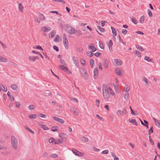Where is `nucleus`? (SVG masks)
<instances>
[{"instance_id": "1", "label": "nucleus", "mask_w": 160, "mask_h": 160, "mask_svg": "<svg viewBox=\"0 0 160 160\" xmlns=\"http://www.w3.org/2000/svg\"><path fill=\"white\" fill-rule=\"evenodd\" d=\"M65 31L70 35L74 34L75 33V29L72 27L68 24L64 26Z\"/></svg>"}, {"instance_id": "2", "label": "nucleus", "mask_w": 160, "mask_h": 160, "mask_svg": "<svg viewBox=\"0 0 160 160\" xmlns=\"http://www.w3.org/2000/svg\"><path fill=\"white\" fill-rule=\"evenodd\" d=\"M11 142L12 148L14 150L18 149V144L17 139L14 136H12L11 137Z\"/></svg>"}, {"instance_id": "3", "label": "nucleus", "mask_w": 160, "mask_h": 160, "mask_svg": "<svg viewBox=\"0 0 160 160\" xmlns=\"http://www.w3.org/2000/svg\"><path fill=\"white\" fill-rule=\"evenodd\" d=\"M72 151L75 155L78 157H82L84 154L83 153H81L77 150L74 148L72 149Z\"/></svg>"}, {"instance_id": "4", "label": "nucleus", "mask_w": 160, "mask_h": 160, "mask_svg": "<svg viewBox=\"0 0 160 160\" xmlns=\"http://www.w3.org/2000/svg\"><path fill=\"white\" fill-rule=\"evenodd\" d=\"M82 76L85 79H87L88 78V73L87 72V71L84 69H81L80 71Z\"/></svg>"}, {"instance_id": "5", "label": "nucleus", "mask_w": 160, "mask_h": 160, "mask_svg": "<svg viewBox=\"0 0 160 160\" xmlns=\"http://www.w3.org/2000/svg\"><path fill=\"white\" fill-rule=\"evenodd\" d=\"M52 118L53 120L58 122L60 123L63 124L64 122V121L62 118H59L58 117L54 116L52 117Z\"/></svg>"}, {"instance_id": "6", "label": "nucleus", "mask_w": 160, "mask_h": 160, "mask_svg": "<svg viewBox=\"0 0 160 160\" xmlns=\"http://www.w3.org/2000/svg\"><path fill=\"white\" fill-rule=\"evenodd\" d=\"M102 89L103 93L108 92V88L107 85L105 84H103L102 85Z\"/></svg>"}, {"instance_id": "7", "label": "nucleus", "mask_w": 160, "mask_h": 160, "mask_svg": "<svg viewBox=\"0 0 160 160\" xmlns=\"http://www.w3.org/2000/svg\"><path fill=\"white\" fill-rule=\"evenodd\" d=\"M70 110L72 112H73V114L75 116L78 115V112L76 108L72 107L70 108Z\"/></svg>"}, {"instance_id": "8", "label": "nucleus", "mask_w": 160, "mask_h": 160, "mask_svg": "<svg viewBox=\"0 0 160 160\" xmlns=\"http://www.w3.org/2000/svg\"><path fill=\"white\" fill-rule=\"evenodd\" d=\"M94 74V78L95 79H96L98 78V71L97 68H95L93 71Z\"/></svg>"}, {"instance_id": "9", "label": "nucleus", "mask_w": 160, "mask_h": 160, "mask_svg": "<svg viewBox=\"0 0 160 160\" xmlns=\"http://www.w3.org/2000/svg\"><path fill=\"white\" fill-rule=\"evenodd\" d=\"M103 66L105 68H106L109 65V62L107 59H104L103 61Z\"/></svg>"}, {"instance_id": "10", "label": "nucleus", "mask_w": 160, "mask_h": 160, "mask_svg": "<svg viewBox=\"0 0 160 160\" xmlns=\"http://www.w3.org/2000/svg\"><path fill=\"white\" fill-rule=\"evenodd\" d=\"M72 59L73 60V63L76 66H78V61L77 58L74 56L73 57Z\"/></svg>"}, {"instance_id": "11", "label": "nucleus", "mask_w": 160, "mask_h": 160, "mask_svg": "<svg viewBox=\"0 0 160 160\" xmlns=\"http://www.w3.org/2000/svg\"><path fill=\"white\" fill-rule=\"evenodd\" d=\"M114 61L118 66H120L122 64V61L120 59H114Z\"/></svg>"}, {"instance_id": "12", "label": "nucleus", "mask_w": 160, "mask_h": 160, "mask_svg": "<svg viewBox=\"0 0 160 160\" xmlns=\"http://www.w3.org/2000/svg\"><path fill=\"white\" fill-rule=\"evenodd\" d=\"M122 72V70L119 68H117L115 70V73L117 75H119L120 76H122L123 75V73L121 72Z\"/></svg>"}, {"instance_id": "13", "label": "nucleus", "mask_w": 160, "mask_h": 160, "mask_svg": "<svg viewBox=\"0 0 160 160\" xmlns=\"http://www.w3.org/2000/svg\"><path fill=\"white\" fill-rule=\"evenodd\" d=\"M41 30L44 32H47L51 30V28L50 27L48 28L46 27H43L42 28Z\"/></svg>"}, {"instance_id": "14", "label": "nucleus", "mask_w": 160, "mask_h": 160, "mask_svg": "<svg viewBox=\"0 0 160 160\" xmlns=\"http://www.w3.org/2000/svg\"><path fill=\"white\" fill-rule=\"evenodd\" d=\"M67 66L64 65H59V67H60V68L63 71L66 72L68 70V68L66 67Z\"/></svg>"}, {"instance_id": "15", "label": "nucleus", "mask_w": 160, "mask_h": 160, "mask_svg": "<svg viewBox=\"0 0 160 160\" xmlns=\"http://www.w3.org/2000/svg\"><path fill=\"white\" fill-rule=\"evenodd\" d=\"M103 95L104 98L105 99H108L109 98V95L108 92L103 93Z\"/></svg>"}, {"instance_id": "16", "label": "nucleus", "mask_w": 160, "mask_h": 160, "mask_svg": "<svg viewBox=\"0 0 160 160\" xmlns=\"http://www.w3.org/2000/svg\"><path fill=\"white\" fill-rule=\"evenodd\" d=\"M63 43L65 48L68 49V40L63 41Z\"/></svg>"}, {"instance_id": "17", "label": "nucleus", "mask_w": 160, "mask_h": 160, "mask_svg": "<svg viewBox=\"0 0 160 160\" xmlns=\"http://www.w3.org/2000/svg\"><path fill=\"white\" fill-rule=\"evenodd\" d=\"M153 119L156 123V125L160 128V120H157L154 118H153Z\"/></svg>"}, {"instance_id": "18", "label": "nucleus", "mask_w": 160, "mask_h": 160, "mask_svg": "<svg viewBox=\"0 0 160 160\" xmlns=\"http://www.w3.org/2000/svg\"><path fill=\"white\" fill-rule=\"evenodd\" d=\"M111 29L112 31V33L113 34V38H115V36L117 35V32L116 31L115 29L113 27H111Z\"/></svg>"}, {"instance_id": "19", "label": "nucleus", "mask_w": 160, "mask_h": 160, "mask_svg": "<svg viewBox=\"0 0 160 160\" xmlns=\"http://www.w3.org/2000/svg\"><path fill=\"white\" fill-rule=\"evenodd\" d=\"M56 33V31L55 30L52 31L49 35V37L50 38H52L54 36Z\"/></svg>"}, {"instance_id": "20", "label": "nucleus", "mask_w": 160, "mask_h": 160, "mask_svg": "<svg viewBox=\"0 0 160 160\" xmlns=\"http://www.w3.org/2000/svg\"><path fill=\"white\" fill-rule=\"evenodd\" d=\"M129 121L130 123L133 124L134 125H135L136 126H138V124L137 123L136 120L135 119H132V120H131L130 119L129 120Z\"/></svg>"}, {"instance_id": "21", "label": "nucleus", "mask_w": 160, "mask_h": 160, "mask_svg": "<svg viewBox=\"0 0 160 160\" xmlns=\"http://www.w3.org/2000/svg\"><path fill=\"white\" fill-rule=\"evenodd\" d=\"M59 137L62 139L64 138L66 139L67 138V136L66 134L63 133H60L59 135Z\"/></svg>"}, {"instance_id": "22", "label": "nucleus", "mask_w": 160, "mask_h": 160, "mask_svg": "<svg viewBox=\"0 0 160 160\" xmlns=\"http://www.w3.org/2000/svg\"><path fill=\"white\" fill-rule=\"evenodd\" d=\"M113 45V42L111 40H110L108 44V47H109V49L110 51H111V48L112 49V47Z\"/></svg>"}, {"instance_id": "23", "label": "nucleus", "mask_w": 160, "mask_h": 160, "mask_svg": "<svg viewBox=\"0 0 160 160\" xmlns=\"http://www.w3.org/2000/svg\"><path fill=\"white\" fill-rule=\"evenodd\" d=\"M81 140L82 141L84 142H87L88 140V138L85 136H82L81 137Z\"/></svg>"}, {"instance_id": "24", "label": "nucleus", "mask_w": 160, "mask_h": 160, "mask_svg": "<svg viewBox=\"0 0 160 160\" xmlns=\"http://www.w3.org/2000/svg\"><path fill=\"white\" fill-rule=\"evenodd\" d=\"M88 47L89 48L92 50V52H94L97 50L96 48L93 46L89 45Z\"/></svg>"}, {"instance_id": "25", "label": "nucleus", "mask_w": 160, "mask_h": 160, "mask_svg": "<svg viewBox=\"0 0 160 160\" xmlns=\"http://www.w3.org/2000/svg\"><path fill=\"white\" fill-rule=\"evenodd\" d=\"M18 9L20 12H23V7L22 3H20L19 4Z\"/></svg>"}, {"instance_id": "26", "label": "nucleus", "mask_w": 160, "mask_h": 160, "mask_svg": "<svg viewBox=\"0 0 160 160\" xmlns=\"http://www.w3.org/2000/svg\"><path fill=\"white\" fill-rule=\"evenodd\" d=\"M7 95L10 98L11 100L13 101L14 100V98L11 95V93L9 92H8Z\"/></svg>"}, {"instance_id": "27", "label": "nucleus", "mask_w": 160, "mask_h": 160, "mask_svg": "<svg viewBox=\"0 0 160 160\" xmlns=\"http://www.w3.org/2000/svg\"><path fill=\"white\" fill-rule=\"evenodd\" d=\"M7 60L6 58L2 56H0V62H7Z\"/></svg>"}, {"instance_id": "28", "label": "nucleus", "mask_w": 160, "mask_h": 160, "mask_svg": "<svg viewBox=\"0 0 160 160\" xmlns=\"http://www.w3.org/2000/svg\"><path fill=\"white\" fill-rule=\"evenodd\" d=\"M143 80L144 82L146 84V85L148 86H149V82L147 79V78L146 77H144L143 78Z\"/></svg>"}, {"instance_id": "29", "label": "nucleus", "mask_w": 160, "mask_h": 160, "mask_svg": "<svg viewBox=\"0 0 160 160\" xmlns=\"http://www.w3.org/2000/svg\"><path fill=\"white\" fill-rule=\"evenodd\" d=\"M135 54L138 57H141V53L138 51L136 50L134 52Z\"/></svg>"}, {"instance_id": "30", "label": "nucleus", "mask_w": 160, "mask_h": 160, "mask_svg": "<svg viewBox=\"0 0 160 160\" xmlns=\"http://www.w3.org/2000/svg\"><path fill=\"white\" fill-rule=\"evenodd\" d=\"M136 48L137 49L141 51H144V49L141 46L139 45H138L136 46Z\"/></svg>"}, {"instance_id": "31", "label": "nucleus", "mask_w": 160, "mask_h": 160, "mask_svg": "<svg viewBox=\"0 0 160 160\" xmlns=\"http://www.w3.org/2000/svg\"><path fill=\"white\" fill-rule=\"evenodd\" d=\"M144 59L149 62H152V59H150L149 57L146 56L144 57Z\"/></svg>"}, {"instance_id": "32", "label": "nucleus", "mask_w": 160, "mask_h": 160, "mask_svg": "<svg viewBox=\"0 0 160 160\" xmlns=\"http://www.w3.org/2000/svg\"><path fill=\"white\" fill-rule=\"evenodd\" d=\"M37 117V115L35 114H30L29 116V118L31 119L36 118Z\"/></svg>"}, {"instance_id": "33", "label": "nucleus", "mask_w": 160, "mask_h": 160, "mask_svg": "<svg viewBox=\"0 0 160 160\" xmlns=\"http://www.w3.org/2000/svg\"><path fill=\"white\" fill-rule=\"evenodd\" d=\"M11 88L14 90H17V88H18V87L15 84H12L11 85Z\"/></svg>"}, {"instance_id": "34", "label": "nucleus", "mask_w": 160, "mask_h": 160, "mask_svg": "<svg viewBox=\"0 0 160 160\" xmlns=\"http://www.w3.org/2000/svg\"><path fill=\"white\" fill-rule=\"evenodd\" d=\"M145 19V16H142L140 18L139 22L141 23H143Z\"/></svg>"}, {"instance_id": "35", "label": "nucleus", "mask_w": 160, "mask_h": 160, "mask_svg": "<svg viewBox=\"0 0 160 160\" xmlns=\"http://www.w3.org/2000/svg\"><path fill=\"white\" fill-rule=\"evenodd\" d=\"M76 32L77 33V36H80L82 34V32L79 29H77L75 30V32Z\"/></svg>"}, {"instance_id": "36", "label": "nucleus", "mask_w": 160, "mask_h": 160, "mask_svg": "<svg viewBox=\"0 0 160 160\" xmlns=\"http://www.w3.org/2000/svg\"><path fill=\"white\" fill-rule=\"evenodd\" d=\"M39 19H40L41 20H44L45 19V18L44 17L43 14L40 13H39Z\"/></svg>"}, {"instance_id": "37", "label": "nucleus", "mask_w": 160, "mask_h": 160, "mask_svg": "<svg viewBox=\"0 0 160 160\" xmlns=\"http://www.w3.org/2000/svg\"><path fill=\"white\" fill-rule=\"evenodd\" d=\"M108 92H109L110 94L112 95H113L115 93L113 91L112 89L110 87L108 88Z\"/></svg>"}, {"instance_id": "38", "label": "nucleus", "mask_w": 160, "mask_h": 160, "mask_svg": "<svg viewBox=\"0 0 160 160\" xmlns=\"http://www.w3.org/2000/svg\"><path fill=\"white\" fill-rule=\"evenodd\" d=\"M62 140H60L59 139L55 140L54 141V144H59V143H62Z\"/></svg>"}, {"instance_id": "39", "label": "nucleus", "mask_w": 160, "mask_h": 160, "mask_svg": "<svg viewBox=\"0 0 160 160\" xmlns=\"http://www.w3.org/2000/svg\"><path fill=\"white\" fill-rule=\"evenodd\" d=\"M97 28L99 30L102 32H104L105 31L104 28L101 27V26H98Z\"/></svg>"}, {"instance_id": "40", "label": "nucleus", "mask_w": 160, "mask_h": 160, "mask_svg": "<svg viewBox=\"0 0 160 160\" xmlns=\"http://www.w3.org/2000/svg\"><path fill=\"white\" fill-rule=\"evenodd\" d=\"M144 123L143 126H145L146 127L147 129L148 128V122L145 120H144Z\"/></svg>"}, {"instance_id": "41", "label": "nucleus", "mask_w": 160, "mask_h": 160, "mask_svg": "<svg viewBox=\"0 0 160 160\" xmlns=\"http://www.w3.org/2000/svg\"><path fill=\"white\" fill-rule=\"evenodd\" d=\"M40 126L42 128L45 130H47L48 129V127L46 125L40 124Z\"/></svg>"}, {"instance_id": "42", "label": "nucleus", "mask_w": 160, "mask_h": 160, "mask_svg": "<svg viewBox=\"0 0 160 160\" xmlns=\"http://www.w3.org/2000/svg\"><path fill=\"white\" fill-rule=\"evenodd\" d=\"M153 132V127L152 126L150 128L149 130L148 131V134L150 136L151 133H152Z\"/></svg>"}, {"instance_id": "43", "label": "nucleus", "mask_w": 160, "mask_h": 160, "mask_svg": "<svg viewBox=\"0 0 160 160\" xmlns=\"http://www.w3.org/2000/svg\"><path fill=\"white\" fill-rule=\"evenodd\" d=\"M25 128L27 130H28V131H29L32 133H33H33H34V132L33 131H32V130L31 129H30V128L28 127V126L25 125Z\"/></svg>"}, {"instance_id": "44", "label": "nucleus", "mask_w": 160, "mask_h": 160, "mask_svg": "<svg viewBox=\"0 0 160 160\" xmlns=\"http://www.w3.org/2000/svg\"><path fill=\"white\" fill-rule=\"evenodd\" d=\"M87 55L89 57H91L94 55V54L91 52L88 51L87 52Z\"/></svg>"}, {"instance_id": "45", "label": "nucleus", "mask_w": 160, "mask_h": 160, "mask_svg": "<svg viewBox=\"0 0 160 160\" xmlns=\"http://www.w3.org/2000/svg\"><path fill=\"white\" fill-rule=\"evenodd\" d=\"M90 64L91 66V68H93V65L94 64V61L92 59H91L90 61Z\"/></svg>"}, {"instance_id": "46", "label": "nucleus", "mask_w": 160, "mask_h": 160, "mask_svg": "<svg viewBox=\"0 0 160 160\" xmlns=\"http://www.w3.org/2000/svg\"><path fill=\"white\" fill-rule=\"evenodd\" d=\"M124 98L126 100H127L128 98L129 97V93L128 92H126L124 94Z\"/></svg>"}, {"instance_id": "47", "label": "nucleus", "mask_w": 160, "mask_h": 160, "mask_svg": "<svg viewBox=\"0 0 160 160\" xmlns=\"http://www.w3.org/2000/svg\"><path fill=\"white\" fill-rule=\"evenodd\" d=\"M28 108L30 110H32L35 108V106L33 105H30L28 107Z\"/></svg>"}, {"instance_id": "48", "label": "nucleus", "mask_w": 160, "mask_h": 160, "mask_svg": "<svg viewBox=\"0 0 160 160\" xmlns=\"http://www.w3.org/2000/svg\"><path fill=\"white\" fill-rule=\"evenodd\" d=\"M50 157L52 158H56L58 157V155L57 154L55 153H53L51 154Z\"/></svg>"}, {"instance_id": "49", "label": "nucleus", "mask_w": 160, "mask_h": 160, "mask_svg": "<svg viewBox=\"0 0 160 160\" xmlns=\"http://www.w3.org/2000/svg\"><path fill=\"white\" fill-rule=\"evenodd\" d=\"M131 21L132 22L135 24H137L138 23L137 21L134 17H133L132 18Z\"/></svg>"}, {"instance_id": "50", "label": "nucleus", "mask_w": 160, "mask_h": 160, "mask_svg": "<svg viewBox=\"0 0 160 160\" xmlns=\"http://www.w3.org/2000/svg\"><path fill=\"white\" fill-rule=\"evenodd\" d=\"M124 89L126 92H128L129 91V87L128 85H126L124 87Z\"/></svg>"}, {"instance_id": "51", "label": "nucleus", "mask_w": 160, "mask_h": 160, "mask_svg": "<svg viewBox=\"0 0 160 160\" xmlns=\"http://www.w3.org/2000/svg\"><path fill=\"white\" fill-rule=\"evenodd\" d=\"M29 59L31 61L34 62L35 61V58L34 56H29Z\"/></svg>"}, {"instance_id": "52", "label": "nucleus", "mask_w": 160, "mask_h": 160, "mask_svg": "<svg viewBox=\"0 0 160 160\" xmlns=\"http://www.w3.org/2000/svg\"><path fill=\"white\" fill-rule=\"evenodd\" d=\"M60 38L59 36L58 35H57L56 37L54 39V41L55 42H58V39Z\"/></svg>"}, {"instance_id": "53", "label": "nucleus", "mask_w": 160, "mask_h": 160, "mask_svg": "<svg viewBox=\"0 0 160 160\" xmlns=\"http://www.w3.org/2000/svg\"><path fill=\"white\" fill-rule=\"evenodd\" d=\"M60 62L62 64V65L67 66V65L65 62L63 60L61 59L60 60Z\"/></svg>"}, {"instance_id": "54", "label": "nucleus", "mask_w": 160, "mask_h": 160, "mask_svg": "<svg viewBox=\"0 0 160 160\" xmlns=\"http://www.w3.org/2000/svg\"><path fill=\"white\" fill-rule=\"evenodd\" d=\"M57 126H55L52 127L51 128V130L53 132L57 131Z\"/></svg>"}, {"instance_id": "55", "label": "nucleus", "mask_w": 160, "mask_h": 160, "mask_svg": "<svg viewBox=\"0 0 160 160\" xmlns=\"http://www.w3.org/2000/svg\"><path fill=\"white\" fill-rule=\"evenodd\" d=\"M147 11L148 16L150 17H152V12L149 9Z\"/></svg>"}, {"instance_id": "56", "label": "nucleus", "mask_w": 160, "mask_h": 160, "mask_svg": "<svg viewBox=\"0 0 160 160\" xmlns=\"http://www.w3.org/2000/svg\"><path fill=\"white\" fill-rule=\"evenodd\" d=\"M2 90L5 92H6L7 91V88L6 87L5 88L4 85H2V87H1Z\"/></svg>"}, {"instance_id": "57", "label": "nucleus", "mask_w": 160, "mask_h": 160, "mask_svg": "<svg viewBox=\"0 0 160 160\" xmlns=\"http://www.w3.org/2000/svg\"><path fill=\"white\" fill-rule=\"evenodd\" d=\"M55 140L54 138H50L49 140V142L50 143H52L54 142Z\"/></svg>"}, {"instance_id": "58", "label": "nucleus", "mask_w": 160, "mask_h": 160, "mask_svg": "<svg viewBox=\"0 0 160 160\" xmlns=\"http://www.w3.org/2000/svg\"><path fill=\"white\" fill-rule=\"evenodd\" d=\"M81 64L83 65V66H85L86 65L85 64V60L83 59V58H82L81 59Z\"/></svg>"}, {"instance_id": "59", "label": "nucleus", "mask_w": 160, "mask_h": 160, "mask_svg": "<svg viewBox=\"0 0 160 160\" xmlns=\"http://www.w3.org/2000/svg\"><path fill=\"white\" fill-rule=\"evenodd\" d=\"M83 50V49L82 48H77V51L79 53H80Z\"/></svg>"}, {"instance_id": "60", "label": "nucleus", "mask_w": 160, "mask_h": 160, "mask_svg": "<svg viewBox=\"0 0 160 160\" xmlns=\"http://www.w3.org/2000/svg\"><path fill=\"white\" fill-rule=\"evenodd\" d=\"M39 116L40 117L44 118H45L46 117V115L43 114L41 113L39 114Z\"/></svg>"}, {"instance_id": "61", "label": "nucleus", "mask_w": 160, "mask_h": 160, "mask_svg": "<svg viewBox=\"0 0 160 160\" xmlns=\"http://www.w3.org/2000/svg\"><path fill=\"white\" fill-rule=\"evenodd\" d=\"M119 112L120 115L122 116H123V112H122V111L120 110H118L117 111V113H118Z\"/></svg>"}, {"instance_id": "62", "label": "nucleus", "mask_w": 160, "mask_h": 160, "mask_svg": "<svg viewBox=\"0 0 160 160\" xmlns=\"http://www.w3.org/2000/svg\"><path fill=\"white\" fill-rule=\"evenodd\" d=\"M109 152V151L108 150H105L102 151V154H107Z\"/></svg>"}, {"instance_id": "63", "label": "nucleus", "mask_w": 160, "mask_h": 160, "mask_svg": "<svg viewBox=\"0 0 160 160\" xmlns=\"http://www.w3.org/2000/svg\"><path fill=\"white\" fill-rule=\"evenodd\" d=\"M94 55L97 57H98L100 55H102V53L101 52H97L94 54Z\"/></svg>"}, {"instance_id": "64", "label": "nucleus", "mask_w": 160, "mask_h": 160, "mask_svg": "<svg viewBox=\"0 0 160 160\" xmlns=\"http://www.w3.org/2000/svg\"><path fill=\"white\" fill-rule=\"evenodd\" d=\"M122 33L123 34H126L127 32V31L126 29H122Z\"/></svg>"}]
</instances>
